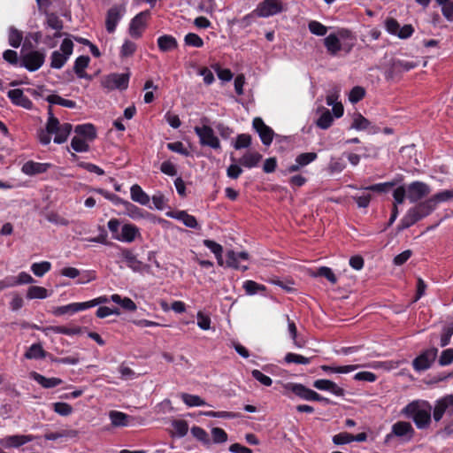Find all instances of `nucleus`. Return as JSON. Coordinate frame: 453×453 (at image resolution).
Here are the masks:
<instances>
[{
  "mask_svg": "<svg viewBox=\"0 0 453 453\" xmlns=\"http://www.w3.org/2000/svg\"><path fill=\"white\" fill-rule=\"evenodd\" d=\"M317 158V154L315 152H306L298 155L296 158V162H297L302 167L309 165L313 162Z\"/></svg>",
  "mask_w": 453,
  "mask_h": 453,
  "instance_id": "obj_58",
  "label": "nucleus"
},
{
  "mask_svg": "<svg viewBox=\"0 0 453 453\" xmlns=\"http://www.w3.org/2000/svg\"><path fill=\"white\" fill-rule=\"evenodd\" d=\"M131 199L142 205H146L150 202V196L142 189L138 184H134L130 188Z\"/></svg>",
  "mask_w": 453,
  "mask_h": 453,
  "instance_id": "obj_31",
  "label": "nucleus"
},
{
  "mask_svg": "<svg viewBox=\"0 0 453 453\" xmlns=\"http://www.w3.org/2000/svg\"><path fill=\"white\" fill-rule=\"evenodd\" d=\"M308 27L311 34L319 36H323L327 32V27L316 20L311 21Z\"/></svg>",
  "mask_w": 453,
  "mask_h": 453,
  "instance_id": "obj_54",
  "label": "nucleus"
},
{
  "mask_svg": "<svg viewBox=\"0 0 453 453\" xmlns=\"http://www.w3.org/2000/svg\"><path fill=\"white\" fill-rule=\"evenodd\" d=\"M430 192V186L422 181H413L407 186V198L411 203H416L423 199Z\"/></svg>",
  "mask_w": 453,
  "mask_h": 453,
  "instance_id": "obj_8",
  "label": "nucleus"
},
{
  "mask_svg": "<svg viewBox=\"0 0 453 453\" xmlns=\"http://www.w3.org/2000/svg\"><path fill=\"white\" fill-rule=\"evenodd\" d=\"M73 43L70 39H65L60 46V51L55 50L51 54L50 66L55 69H60L67 61L73 53Z\"/></svg>",
  "mask_w": 453,
  "mask_h": 453,
  "instance_id": "obj_5",
  "label": "nucleus"
},
{
  "mask_svg": "<svg viewBox=\"0 0 453 453\" xmlns=\"http://www.w3.org/2000/svg\"><path fill=\"white\" fill-rule=\"evenodd\" d=\"M48 121H47V125H46V129L48 130L49 133L53 134H55V136L57 135V134L58 133V130L60 129L62 124H60V122L58 121V119L54 116L53 112H52V107L51 106H49L48 108Z\"/></svg>",
  "mask_w": 453,
  "mask_h": 453,
  "instance_id": "obj_36",
  "label": "nucleus"
},
{
  "mask_svg": "<svg viewBox=\"0 0 453 453\" xmlns=\"http://www.w3.org/2000/svg\"><path fill=\"white\" fill-rule=\"evenodd\" d=\"M249 258V254L246 251H242L239 253L234 252V250H228L226 253V264L228 267H232L237 270L246 271L248 269L247 265H241L239 264V260H247Z\"/></svg>",
  "mask_w": 453,
  "mask_h": 453,
  "instance_id": "obj_20",
  "label": "nucleus"
},
{
  "mask_svg": "<svg viewBox=\"0 0 453 453\" xmlns=\"http://www.w3.org/2000/svg\"><path fill=\"white\" fill-rule=\"evenodd\" d=\"M194 130L202 146H207L214 150L220 149V142L211 127L204 124L202 127H195Z\"/></svg>",
  "mask_w": 453,
  "mask_h": 453,
  "instance_id": "obj_4",
  "label": "nucleus"
},
{
  "mask_svg": "<svg viewBox=\"0 0 453 453\" xmlns=\"http://www.w3.org/2000/svg\"><path fill=\"white\" fill-rule=\"evenodd\" d=\"M432 405L426 400H414L403 407L401 413L411 418L416 427L420 430L427 429L432 422Z\"/></svg>",
  "mask_w": 453,
  "mask_h": 453,
  "instance_id": "obj_1",
  "label": "nucleus"
},
{
  "mask_svg": "<svg viewBox=\"0 0 453 453\" xmlns=\"http://www.w3.org/2000/svg\"><path fill=\"white\" fill-rule=\"evenodd\" d=\"M128 73H111L103 77L101 85L108 90L126 89L128 87Z\"/></svg>",
  "mask_w": 453,
  "mask_h": 453,
  "instance_id": "obj_7",
  "label": "nucleus"
},
{
  "mask_svg": "<svg viewBox=\"0 0 453 453\" xmlns=\"http://www.w3.org/2000/svg\"><path fill=\"white\" fill-rule=\"evenodd\" d=\"M284 360L288 364L294 363L298 365H308L311 363V358L303 357L299 354L289 352L286 354Z\"/></svg>",
  "mask_w": 453,
  "mask_h": 453,
  "instance_id": "obj_47",
  "label": "nucleus"
},
{
  "mask_svg": "<svg viewBox=\"0 0 453 453\" xmlns=\"http://www.w3.org/2000/svg\"><path fill=\"white\" fill-rule=\"evenodd\" d=\"M44 63V55L39 51H31L22 58V65L28 71L38 70Z\"/></svg>",
  "mask_w": 453,
  "mask_h": 453,
  "instance_id": "obj_15",
  "label": "nucleus"
},
{
  "mask_svg": "<svg viewBox=\"0 0 453 453\" xmlns=\"http://www.w3.org/2000/svg\"><path fill=\"white\" fill-rule=\"evenodd\" d=\"M47 26L56 31H61L63 28V21L54 13L46 15Z\"/></svg>",
  "mask_w": 453,
  "mask_h": 453,
  "instance_id": "obj_52",
  "label": "nucleus"
},
{
  "mask_svg": "<svg viewBox=\"0 0 453 453\" xmlns=\"http://www.w3.org/2000/svg\"><path fill=\"white\" fill-rule=\"evenodd\" d=\"M283 11V4L280 0H264L259 3L253 13L257 17L267 18L280 13Z\"/></svg>",
  "mask_w": 453,
  "mask_h": 453,
  "instance_id": "obj_6",
  "label": "nucleus"
},
{
  "mask_svg": "<svg viewBox=\"0 0 453 453\" xmlns=\"http://www.w3.org/2000/svg\"><path fill=\"white\" fill-rule=\"evenodd\" d=\"M184 42L187 45L196 47V48H201L203 45V39L194 33H188L184 37Z\"/></svg>",
  "mask_w": 453,
  "mask_h": 453,
  "instance_id": "obj_55",
  "label": "nucleus"
},
{
  "mask_svg": "<svg viewBox=\"0 0 453 453\" xmlns=\"http://www.w3.org/2000/svg\"><path fill=\"white\" fill-rule=\"evenodd\" d=\"M50 167L51 164L50 163H39L29 160L22 165L21 171L26 175L34 176L46 173Z\"/></svg>",
  "mask_w": 453,
  "mask_h": 453,
  "instance_id": "obj_16",
  "label": "nucleus"
},
{
  "mask_svg": "<svg viewBox=\"0 0 453 453\" xmlns=\"http://www.w3.org/2000/svg\"><path fill=\"white\" fill-rule=\"evenodd\" d=\"M252 126L258 133L262 142L266 146L270 145L273 140V130L270 127L266 126L259 117L253 119Z\"/></svg>",
  "mask_w": 453,
  "mask_h": 453,
  "instance_id": "obj_13",
  "label": "nucleus"
},
{
  "mask_svg": "<svg viewBox=\"0 0 453 453\" xmlns=\"http://www.w3.org/2000/svg\"><path fill=\"white\" fill-rule=\"evenodd\" d=\"M33 440L32 435H9L0 440V444L5 448H18Z\"/></svg>",
  "mask_w": 453,
  "mask_h": 453,
  "instance_id": "obj_19",
  "label": "nucleus"
},
{
  "mask_svg": "<svg viewBox=\"0 0 453 453\" xmlns=\"http://www.w3.org/2000/svg\"><path fill=\"white\" fill-rule=\"evenodd\" d=\"M288 320V328L290 334V337L293 341V343L297 348L303 347V342L298 341L297 339V328L294 321H292L288 316H287Z\"/></svg>",
  "mask_w": 453,
  "mask_h": 453,
  "instance_id": "obj_51",
  "label": "nucleus"
},
{
  "mask_svg": "<svg viewBox=\"0 0 453 453\" xmlns=\"http://www.w3.org/2000/svg\"><path fill=\"white\" fill-rule=\"evenodd\" d=\"M111 299L112 302L119 304L123 309L127 311H134L137 308L134 302L129 297L122 298L119 295L114 294L111 296Z\"/></svg>",
  "mask_w": 453,
  "mask_h": 453,
  "instance_id": "obj_37",
  "label": "nucleus"
},
{
  "mask_svg": "<svg viewBox=\"0 0 453 453\" xmlns=\"http://www.w3.org/2000/svg\"><path fill=\"white\" fill-rule=\"evenodd\" d=\"M174 434L179 437H183L188 434V426L185 420H176L173 422Z\"/></svg>",
  "mask_w": 453,
  "mask_h": 453,
  "instance_id": "obj_57",
  "label": "nucleus"
},
{
  "mask_svg": "<svg viewBox=\"0 0 453 453\" xmlns=\"http://www.w3.org/2000/svg\"><path fill=\"white\" fill-rule=\"evenodd\" d=\"M180 398L183 403L188 407L204 406L206 403L199 395H191L188 393H181Z\"/></svg>",
  "mask_w": 453,
  "mask_h": 453,
  "instance_id": "obj_35",
  "label": "nucleus"
},
{
  "mask_svg": "<svg viewBox=\"0 0 453 453\" xmlns=\"http://www.w3.org/2000/svg\"><path fill=\"white\" fill-rule=\"evenodd\" d=\"M251 374L255 380H257V381H259L262 385H264L265 387H270L273 384V380L269 376L264 374L259 370H257V369L253 370L251 372Z\"/></svg>",
  "mask_w": 453,
  "mask_h": 453,
  "instance_id": "obj_62",
  "label": "nucleus"
},
{
  "mask_svg": "<svg viewBox=\"0 0 453 453\" xmlns=\"http://www.w3.org/2000/svg\"><path fill=\"white\" fill-rule=\"evenodd\" d=\"M415 66L416 65L411 62L395 59L392 63V71L395 73L407 72Z\"/></svg>",
  "mask_w": 453,
  "mask_h": 453,
  "instance_id": "obj_50",
  "label": "nucleus"
},
{
  "mask_svg": "<svg viewBox=\"0 0 453 453\" xmlns=\"http://www.w3.org/2000/svg\"><path fill=\"white\" fill-rule=\"evenodd\" d=\"M46 100L51 104H58L67 108H74L76 105L74 101L62 98L58 95H50L46 97Z\"/></svg>",
  "mask_w": 453,
  "mask_h": 453,
  "instance_id": "obj_46",
  "label": "nucleus"
},
{
  "mask_svg": "<svg viewBox=\"0 0 453 453\" xmlns=\"http://www.w3.org/2000/svg\"><path fill=\"white\" fill-rule=\"evenodd\" d=\"M35 280L33 277L27 273L22 272L18 277H7L4 280L0 281V289H4L9 287H14L17 285L22 284H30L33 283Z\"/></svg>",
  "mask_w": 453,
  "mask_h": 453,
  "instance_id": "obj_17",
  "label": "nucleus"
},
{
  "mask_svg": "<svg viewBox=\"0 0 453 453\" xmlns=\"http://www.w3.org/2000/svg\"><path fill=\"white\" fill-rule=\"evenodd\" d=\"M53 410L61 416H69L73 412V407L69 403L60 402L53 404Z\"/></svg>",
  "mask_w": 453,
  "mask_h": 453,
  "instance_id": "obj_60",
  "label": "nucleus"
},
{
  "mask_svg": "<svg viewBox=\"0 0 453 453\" xmlns=\"http://www.w3.org/2000/svg\"><path fill=\"white\" fill-rule=\"evenodd\" d=\"M437 354L438 349L436 348H431L422 352L412 362L414 370L421 372L430 368L432 364L434 362Z\"/></svg>",
  "mask_w": 453,
  "mask_h": 453,
  "instance_id": "obj_10",
  "label": "nucleus"
},
{
  "mask_svg": "<svg viewBox=\"0 0 453 453\" xmlns=\"http://www.w3.org/2000/svg\"><path fill=\"white\" fill-rule=\"evenodd\" d=\"M88 141L75 134V136L72 139L71 147L77 152H86L88 150Z\"/></svg>",
  "mask_w": 453,
  "mask_h": 453,
  "instance_id": "obj_42",
  "label": "nucleus"
},
{
  "mask_svg": "<svg viewBox=\"0 0 453 453\" xmlns=\"http://www.w3.org/2000/svg\"><path fill=\"white\" fill-rule=\"evenodd\" d=\"M433 212L427 201L419 203L418 205L410 208L401 219L399 229H406Z\"/></svg>",
  "mask_w": 453,
  "mask_h": 453,
  "instance_id": "obj_2",
  "label": "nucleus"
},
{
  "mask_svg": "<svg viewBox=\"0 0 453 453\" xmlns=\"http://www.w3.org/2000/svg\"><path fill=\"white\" fill-rule=\"evenodd\" d=\"M370 121L360 113H355L350 128L356 130H365L369 127Z\"/></svg>",
  "mask_w": 453,
  "mask_h": 453,
  "instance_id": "obj_44",
  "label": "nucleus"
},
{
  "mask_svg": "<svg viewBox=\"0 0 453 453\" xmlns=\"http://www.w3.org/2000/svg\"><path fill=\"white\" fill-rule=\"evenodd\" d=\"M251 144V136L248 134H241L237 135L236 140L234 143V148L235 150H241L244 148H249Z\"/></svg>",
  "mask_w": 453,
  "mask_h": 453,
  "instance_id": "obj_53",
  "label": "nucleus"
},
{
  "mask_svg": "<svg viewBox=\"0 0 453 453\" xmlns=\"http://www.w3.org/2000/svg\"><path fill=\"white\" fill-rule=\"evenodd\" d=\"M452 334H453V323L448 325L447 326H445L443 328V332H442V334H441V340H440V345L441 347L447 346L450 342V338H451Z\"/></svg>",
  "mask_w": 453,
  "mask_h": 453,
  "instance_id": "obj_63",
  "label": "nucleus"
},
{
  "mask_svg": "<svg viewBox=\"0 0 453 453\" xmlns=\"http://www.w3.org/2000/svg\"><path fill=\"white\" fill-rule=\"evenodd\" d=\"M446 411L453 412V395H447L435 402L433 411L434 421L439 422Z\"/></svg>",
  "mask_w": 453,
  "mask_h": 453,
  "instance_id": "obj_11",
  "label": "nucleus"
},
{
  "mask_svg": "<svg viewBox=\"0 0 453 453\" xmlns=\"http://www.w3.org/2000/svg\"><path fill=\"white\" fill-rule=\"evenodd\" d=\"M415 434L412 425L408 421H397L391 426V432L385 437V441L388 442L393 437L401 438L404 441H410Z\"/></svg>",
  "mask_w": 453,
  "mask_h": 453,
  "instance_id": "obj_3",
  "label": "nucleus"
},
{
  "mask_svg": "<svg viewBox=\"0 0 453 453\" xmlns=\"http://www.w3.org/2000/svg\"><path fill=\"white\" fill-rule=\"evenodd\" d=\"M8 97L16 105L24 107L26 109L32 108V102L24 95L23 91L19 88L9 90Z\"/></svg>",
  "mask_w": 453,
  "mask_h": 453,
  "instance_id": "obj_22",
  "label": "nucleus"
},
{
  "mask_svg": "<svg viewBox=\"0 0 453 453\" xmlns=\"http://www.w3.org/2000/svg\"><path fill=\"white\" fill-rule=\"evenodd\" d=\"M385 27L390 35H395L400 39H407L411 37L414 32V28L411 25H404L401 27L397 20L393 18H388L385 20Z\"/></svg>",
  "mask_w": 453,
  "mask_h": 453,
  "instance_id": "obj_9",
  "label": "nucleus"
},
{
  "mask_svg": "<svg viewBox=\"0 0 453 453\" xmlns=\"http://www.w3.org/2000/svg\"><path fill=\"white\" fill-rule=\"evenodd\" d=\"M365 95V91L364 88L356 86L350 90L349 95V100L351 103L356 104V103L359 102L360 100H362L364 98Z\"/></svg>",
  "mask_w": 453,
  "mask_h": 453,
  "instance_id": "obj_59",
  "label": "nucleus"
},
{
  "mask_svg": "<svg viewBox=\"0 0 453 453\" xmlns=\"http://www.w3.org/2000/svg\"><path fill=\"white\" fill-rule=\"evenodd\" d=\"M363 365H349L343 366H331V365H321L320 368L322 371L326 372H334V373H349L353 372Z\"/></svg>",
  "mask_w": 453,
  "mask_h": 453,
  "instance_id": "obj_33",
  "label": "nucleus"
},
{
  "mask_svg": "<svg viewBox=\"0 0 453 453\" xmlns=\"http://www.w3.org/2000/svg\"><path fill=\"white\" fill-rule=\"evenodd\" d=\"M324 43L327 51L332 55H335L342 49L339 38L334 34H330L326 36L324 40Z\"/></svg>",
  "mask_w": 453,
  "mask_h": 453,
  "instance_id": "obj_34",
  "label": "nucleus"
},
{
  "mask_svg": "<svg viewBox=\"0 0 453 453\" xmlns=\"http://www.w3.org/2000/svg\"><path fill=\"white\" fill-rule=\"evenodd\" d=\"M71 131H72L71 124H69V123L62 124L60 129L58 130V133L54 137V142L58 143V144L64 143L67 140Z\"/></svg>",
  "mask_w": 453,
  "mask_h": 453,
  "instance_id": "obj_45",
  "label": "nucleus"
},
{
  "mask_svg": "<svg viewBox=\"0 0 453 453\" xmlns=\"http://www.w3.org/2000/svg\"><path fill=\"white\" fill-rule=\"evenodd\" d=\"M140 234L137 226L132 224H125L121 227L119 234H114L113 238L122 242H132Z\"/></svg>",
  "mask_w": 453,
  "mask_h": 453,
  "instance_id": "obj_18",
  "label": "nucleus"
},
{
  "mask_svg": "<svg viewBox=\"0 0 453 453\" xmlns=\"http://www.w3.org/2000/svg\"><path fill=\"white\" fill-rule=\"evenodd\" d=\"M51 268V264L48 261L35 263L31 265V271L35 276L42 277Z\"/></svg>",
  "mask_w": 453,
  "mask_h": 453,
  "instance_id": "obj_48",
  "label": "nucleus"
},
{
  "mask_svg": "<svg viewBox=\"0 0 453 453\" xmlns=\"http://www.w3.org/2000/svg\"><path fill=\"white\" fill-rule=\"evenodd\" d=\"M74 132L77 135L92 142L96 136V131L92 124H83L76 126Z\"/></svg>",
  "mask_w": 453,
  "mask_h": 453,
  "instance_id": "obj_28",
  "label": "nucleus"
},
{
  "mask_svg": "<svg viewBox=\"0 0 453 453\" xmlns=\"http://www.w3.org/2000/svg\"><path fill=\"white\" fill-rule=\"evenodd\" d=\"M150 12L145 11L138 13L130 22L129 34L134 38H139L145 27Z\"/></svg>",
  "mask_w": 453,
  "mask_h": 453,
  "instance_id": "obj_14",
  "label": "nucleus"
},
{
  "mask_svg": "<svg viewBox=\"0 0 453 453\" xmlns=\"http://www.w3.org/2000/svg\"><path fill=\"white\" fill-rule=\"evenodd\" d=\"M117 200H118V202L120 203V204H122L125 207V209L127 211V214L131 218L137 219V218L142 217L141 210L137 206H135L133 203H131L130 202L125 201L121 198H117Z\"/></svg>",
  "mask_w": 453,
  "mask_h": 453,
  "instance_id": "obj_49",
  "label": "nucleus"
},
{
  "mask_svg": "<svg viewBox=\"0 0 453 453\" xmlns=\"http://www.w3.org/2000/svg\"><path fill=\"white\" fill-rule=\"evenodd\" d=\"M46 353L41 344L35 343L30 346L25 353L27 359H39L45 357Z\"/></svg>",
  "mask_w": 453,
  "mask_h": 453,
  "instance_id": "obj_39",
  "label": "nucleus"
},
{
  "mask_svg": "<svg viewBox=\"0 0 453 453\" xmlns=\"http://www.w3.org/2000/svg\"><path fill=\"white\" fill-rule=\"evenodd\" d=\"M334 117L330 111L326 108H322V113L317 119L316 124L321 129H327L332 125Z\"/></svg>",
  "mask_w": 453,
  "mask_h": 453,
  "instance_id": "obj_38",
  "label": "nucleus"
},
{
  "mask_svg": "<svg viewBox=\"0 0 453 453\" xmlns=\"http://www.w3.org/2000/svg\"><path fill=\"white\" fill-rule=\"evenodd\" d=\"M48 296V290L45 288L39 286H32L27 292V297L28 299H44Z\"/></svg>",
  "mask_w": 453,
  "mask_h": 453,
  "instance_id": "obj_41",
  "label": "nucleus"
},
{
  "mask_svg": "<svg viewBox=\"0 0 453 453\" xmlns=\"http://www.w3.org/2000/svg\"><path fill=\"white\" fill-rule=\"evenodd\" d=\"M31 378L34 379L38 384L45 388H55L62 383V380L59 378H46L42 374L35 372H31Z\"/></svg>",
  "mask_w": 453,
  "mask_h": 453,
  "instance_id": "obj_27",
  "label": "nucleus"
},
{
  "mask_svg": "<svg viewBox=\"0 0 453 453\" xmlns=\"http://www.w3.org/2000/svg\"><path fill=\"white\" fill-rule=\"evenodd\" d=\"M83 328L81 326H58L57 329H53L54 334H62L65 335H75L80 334L82 332Z\"/></svg>",
  "mask_w": 453,
  "mask_h": 453,
  "instance_id": "obj_56",
  "label": "nucleus"
},
{
  "mask_svg": "<svg viewBox=\"0 0 453 453\" xmlns=\"http://www.w3.org/2000/svg\"><path fill=\"white\" fill-rule=\"evenodd\" d=\"M284 388L293 392L295 395L306 401H309L312 392V389L299 383H287L284 385Z\"/></svg>",
  "mask_w": 453,
  "mask_h": 453,
  "instance_id": "obj_25",
  "label": "nucleus"
},
{
  "mask_svg": "<svg viewBox=\"0 0 453 453\" xmlns=\"http://www.w3.org/2000/svg\"><path fill=\"white\" fill-rule=\"evenodd\" d=\"M126 12V7L122 5H113L107 12L105 26L106 30L109 33H113L116 29L118 22L120 20L124 13Z\"/></svg>",
  "mask_w": 453,
  "mask_h": 453,
  "instance_id": "obj_12",
  "label": "nucleus"
},
{
  "mask_svg": "<svg viewBox=\"0 0 453 453\" xmlns=\"http://www.w3.org/2000/svg\"><path fill=\"white\" fill-rule=\"evenodd\" d=\"M23 39V35L17 28L11 27L9 28L8 41L13 48H19Z\"/></svg>",
  "mask_w": 453,
  "mask_h": 453,
  "instance_id": "obj_43",
  "label": "nucleus"
},
{
  "mask_svg": "<svg viewBox=\"0 0 453 453\" xmlns=\"http://www.w3.org/2000/svg\"><path fill=\"white\" fill-rule=\"evenodd\" d=\"M89 60V57L88 56H80L76 58L73 65V70L79 78L87 77L85 69L88 67Z\"/></svg>",
  "mask_w": 453,
  "mask_h": 453,
  "instance_id": "obj_32",
  "label": "nucleus"
},
{
  "mask_svg": "<svg viewBox=\"0 0 453 453\" xmlns=\"http://www.w3.org/2000/svg\"><path fill=\"white\" fill-rule=\"evenodd\" d=\"M121 256L127 265L134 272H140L143 268V264L139 261L136 256L129 250L125 249L121 252Z\"/></svg>",
  "mask_w": 453,
  "mask_h": 453,
  "instance_id": "obj_26",
  "label": "nucleus"
},
{
  "mask_svg": "<svg viewBox=\"0 0 453 453\" xmlns=\"http://www.w3.org/2000/svg\"><path fill=\"white\" fill-rule=\"evenodd\" d=\"M261 158L262 155L258 152L248 151L239 159V163L244 167L252 168L258 165Z\"/></svg>",
  "mask_w": 453,
  "mask_h": 453,
  "instance_id": "obj_29",
  "label": "nucleus"
},
{
  "mask_svg": "<svg viewBox=\"0 0 453 453\" xmlns=\"http://www.w3.org/2000/svg\"><path fill=\"white\" fill-rule=\"evenodd\" d=\"M313 387L319 390L329 391L337 396H343L345 393L344 389L339 387L335 382L325 379L315 380Z\"/></svg>",
  "mask_w": 453,
  "mask_h": 453,
  "instance_id": "obj_21",
  "label": "nucleus"
},
{
  "mask_svg": "<svg viewBox=\"0 0 453 453\" xmlns=\"http://www.w3.org/2000/svg\"><path fill=\"white\" fill-rule=\"evenodd\" d=\"M453 362V349L443 350L439 357V364L442 366L449 365Z\"/></svg>",
  "mask_w": 453,
  "mask_h": 453,
  "instance_id": "obj_64",
  "label": "nucleus"
},
{
  "mask_svg": "<svg viewBox=\"0 0 453 453\" xmlns=\"http://www.w3.org/2000/svg\"><path fill=\"white\" fill-rule=\"evenodd\" d=\"M243 288L245 289L248 295H254L257 291L265 289V286L260 285L253 280H246L243 283Z\"/></svg>",
  "mask_w": 453,
  "mask_h": 453,
  "instance_id": "obj_61",
  "label": "nucleus"
},
{
  "mask_svg": "<svg viewBox=\"0 0 453 453\" xmlns=\"http://www.w3.org/2000/svg\"><path fill=\"white\" fill-rule=\"evenodd\" d=\"M109 418L114 427L127 426L132 419L130 416L119 411H110Z\"/></svg>",
  "mask_w": 453,
  "mask_h": 453,
  "instance_id": "obj_24",
  "label": "nucleus"
},
{
  "mask_svg": "<svg viewBox=\"0 0 453 453\" xmlns=\"http://www.w3.org/2000/svg\"><path fill=\"white\" fill-rule=\"evenodd\" d=\"M157 46L163 52L175 50L178 47L177 40L169 35H164L157 38Z\"/></svg>",
  "mask_w": 453,
  "mask_h": 453,
  "instance_id": "obj_30",
  "label": "nucleus"
},
{
  "mask_svg": "<svg viewBox=\"0 0 453 453\" xmlns=\"http://www.w3.org/2000/svg\"><path fill=\"white\" fill-rule=\"evenodd\" d=\"M312 277H325L332 284L337 282V278L332 269L326 266L319 267L316 272L311 273Z\"/></svg>",
  "mask_w": 453,
  "mask_h": 453,
  "instance_id": "obj_40",
  "label": "nucleus"
},
{
  "mask_svg": "<svg viewBox=\"0 0 453 453\" xmlns=\"http://www.w3.org/2000/svg\"><path fill=\"white\" fill-rule=\"evenodd\" d=\"M452 199L453 189H445L434 194L430 198L426 199V201L429 206L431 207L432 211H434L440 203L449 202Z\"/></svg>",
  "mask_w": 453,
  "mask_h": 453,
  "instance_id": "obj_23",
  "label": "nucleus"
}]
</instances>
